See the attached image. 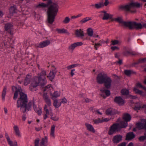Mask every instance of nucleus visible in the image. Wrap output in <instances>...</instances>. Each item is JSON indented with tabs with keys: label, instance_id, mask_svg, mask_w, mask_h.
I'll return each instance as SVG.
<instances>
[{
	"label": "nucleus",
	"instance_id": "nucleus-7",
	"mask_svg": "<svg viewBox=\"0 0 146 146\" xmlns=\"http://www.w3.org/2000/svg\"><path fill=\"white\" fill-rule=\"evenodd\" d=\"M125 23L126 25H127V27L130 29H140L143 28V25L140 23L128 21V23Z\"/></svg>",
	"mask_w": 146,
	"mask_h": 146
},
{
	"label": "nucleus",
	"instance_id": "nucleus-1",
	"mask_svg": "<svg viewBox=\"0 0 146 146\" xmlns=\"http://www.w3.org/2000/svg\"><path fill=\"white\" fill-rule=\"evenodd\" d=\"M12 90L15 92L13 99L16 100L19 94L20 97L17 102V106L20 108L21 111L23 113L25 112L27 110H31L33 103L30 101L28 102L27 96L24 93L22 92L21 87L19 86L12 87Z\"/></svg>",
	"mask_w": 146,
	"mask_h": 146
},
{
	"label": "nucleus",
	"instance_id": "nucleus-20",
	"mask_svg": "<svg viewBox=\"0 0 146 146\" xmlns=\"http://www.w3.org/2000/svg\"><path fill=\"white\" fill-rule=\"evenodd\" d=\"M87 33L88 35L90 37L93 36L94 37H98L99 38L100 37L98 35H93L94 31L93 29L91 28H88L87 30Z\"/></svg>",
	"mask_w": 146,
	"mask_h": 146
},
{
	"label": "nucleus",
	"instance_id": "nucleus-26",
	"mask_svg": "<svg viewBox=\"0 0 146 146\" xmlns=\"http://www.w3.org/2000/svg\"><path fill=\"white\" fill-rule=\"evenodd\" d=\"M50 95L51 96V98L54 100V98H56L59 97L60 95V93L58 91H55L52 94L51 93H50Z\"/></svg>",
	"mask_w": 146,
	"mask_h": 146
},
{
	"label": "nucleus",
	"instance_id": "nucleus-39",
	"mask_svg": "<svg viewBox=\"0 0 146 146\" xmlns=\"http://www.w3.org/2000/svg\"><path fill=\"white\" fill-rule=\"evenodd\" d=\"M6 90L7 88L6 87H5L3 90L2 95V99L3 101H4L5 99V96L6 94Z\"/></svg>",
	"mask_w": 146,
	"mask_h": 146
},
{
	"label": "nucleus",
	"instance_id": "nucleus-61",
	"mask_svg": "<svg viewBox=\"0 0 146 146\" xmlns=\"http://www.w3.org/2000/svg\"><path fill=\"white\" fill-rule=\"evenodd\" d=\"M85 102L87 103L90 102L91 101V100L90 99L88 98H86L85 99Z\"/></svg>",
	"mask_w": 146,
	"mask_h": 146
},
{
	"label": "nucleus",
	"instance_id": "nucleus-63",
	"mask_svg": "<svg viewBox=\"0 0 146 146\" xmlns=\"http://www.w3.org/2000/svg\"><path fill=\"white\" fill-rule=\"evenodd\" d=\"M4 111L5 113V114H7V109L6 107L4 108Z\"/></svg>",
	"mask_w": 146,
	"mask_h": 146
},
{
	"label": "nucleus",
	"instance_id": "nucleus-25",
	"mask_svg": "<svg viewBox=\"0 0 146 146\" xmlns=\"http://www.w3.org/2000/svg\"><path fill=\"white\" fill-rule=\"evenodd\" d=\"M106 114L108 115H113L116 113L115 110H113V109L111 108L108 109L106 111Z\"/></svg>",
	"mask_w": 146,
	"mask_h": 146
},
{
	"label": "nucleus",
	"instance_id": "nucleus-60",
	"mask_svg": "<svg viewBox=\"0 0 146 146\" xmlns=\"http://www.w3.org/2000/svg\"><path fill=\"white\" fill-rule=\"evenodd\" d=\"M26 117L25 114H23L22 116L23 120V121H25L26 119Z\"/></svg>",
	"mask_w": 146,
	"mask_h": 146
},
{
	"label": "nucleus",
	"instance_id": "nucleus-22",
	"mask_svg": "<svg viewBox=\"0 0 146 146\" xmlns=\"http://www.w3.org/2000/svg\"><path fill=\"white\" fill-rule=\"evenodd\" d=\"M85 125L88 131L94 133L95 132V130L92 125L87 123H85Z\"/></svg>",
	"mask_w": 146,
	"mask_h": 146
},
{
	"label": "nucleus",
	"instance_id": "nucleus-18",
	"mask_svg": "<svg viewBox=\"0 0 146 146\" xmlns=\"http://www.w3.org/2000/svg\"><path fill=\"white\" fill-rule=\"evenodd\" d=\"M57 71L55 69L52 70H51L48 74L47 76L50 80H52L54 78Z\"/></svg>",
	"mask_w": 146,
	"mask_h": 146
},
{
	"label": "nucleus",
	"instance_id": "nucleus-6",
	"mask_svg": "<svg viewBox=\"0 0 146 146\" xmlns=\"http://www.w3.org/2000/svg\"><path fill=\"white\" fill-rule=\"evenodd\" d=\"M137 127L139 130L144 129L146 131V119H141L136 124ZM145 136H141L139 138L140 141H142L146 139V132L145 133Z\"/></svg>",
	"mask_w": 146,
	"mask_h": 146
},
{
	"label": "nucleus",
	"instance_id": "nucleus-8",
	"mask_svg": "<svg viewBox=\"0 0 146 146\" xmlns=\"http://www.w3.org/2000/svg\"><path fill=\"white\" fill-rule=\"evenodd\" d=\"M100 16L103 15L104 17L102 18L103 20H108L109 19H111L113 15L109 13H107L105 11H102L100 12Z\"/></svg>",
	"mask_w": 146,
	"mask_h": 146
},
{
	"label": "nucleus",
	"instance_id": "nucleus-40",
	"mask_svg": "<svg viewBox=\"0 0 146 146\" xmlns=\"http://www.w3.org/2000/svg\"><path fill=\"white\" fill-rule=\"evenodd\" d=\"M5 137L7 139L8 143L10 145L13 143V142L11 141L10 140V139L9 136L8 135L7 132L5 133Z\"/></svg>",
	"mask_w": 146,
	"mask_h": 146
},
{
	"label": "nucleus",
	"instance_id": "nucleus-9",
	"mask_svg": "<svg viewBox=\"0 0 146 146\" xmlns=\"http://www.w3.org/2000/svg\"><path fill=\"white\" fill-rule=\"evenodd\" d=\"M83 43L82 42H78L74 43L71 44L68 47V49L70 50L73 51L75 48L77 47L82 46Z\"/></svg>",
	"mask_w": 146,
	"mask_h": 146
},
{
	"label": "nucleus",
	"instance_id": "nucleus-47",
	"mask_svg": "<svg viewBox=\"0 0 146 146\" xmlns=\"http://www.w3.org/2000/svg\"><path fill=\"white\" fill-rule=\"evenodd\" d=\"M94 123L95 124H98L100 123H102V120L99 118H98L97 119H96L94 120Z\"/></svg>",
	"mask_w": 146,
	"mask_h": 146
},
{
	"label": "nucleus",
	"instance_id": "nucleus-34",
	"mask_svg": "<svg viewBox=\"0 0 146 146\" xmlns=\"http://www.w3.org/2000/svg\"><path fill=\"white\" fill-rule=\"evenodd\" d=\"M104 6V3L102 2H100L95 4V7L97 9H100Z\"/></svg>",
	"mask_w": 146,
	"mask_h": 146
},
{
	"label": "nucleus",
	"instance_id": "nucleus-50",
	"mask_svg": "<svg viewBox=\"0 0 146 146\" xmlns=\"http://www.w3.org/2000/svg\"><path fill=\"white\" fill-rule=\"evenodd\" d=\"M101 45V44L100 43H96L94 45V47L96 50H98V48Z\"/></svg>",
	"mask_w": 146,
	"mask_h": 146
},
{
	"label": "nucleus",
	"instance_id": "nucleus-12",
	"mask_svg": "<svg viewBox=\"0 0 146 146\" xmlns=\"http://www.w3.org/2000/svg\"><path fill=\"white\" fill-rule=\"evenodd\" d=\"M122 137L120 135H117L114 136L113 139L112 141L114 143H117L121 141Z\"/></svg>",
	"mask_w": 146,
	"mask_h": 146
},
{
	"label": "nucleus",
	"instance_id": "nucleus-35",
	"mask_svg": "<svg viewBox=\"0 0 146 146\" xmlns=\"http://www.w3.org/2000/svg\"><path fill=\"white\" fill-rule=\"evenodd\" d=\"M133 91L135 92L137 94H139L142 96H144V93L142 91L140 90L139 89H137L136 88H135L133 89Z\"/></svg>",
	"mask_w": 146,
	"mask_h": 146
},
{
	"label": "nucleus",
	"instance_id": "nucleus-23",
	"mask_svg": "<svg viewBox=\"0 0 146 146\" xmlns=\"http://www.w3.org/2000/svg\"><path fill=\"white\" fill-rule=\"evenodd\" d=\"M48 142V138L47 136L42 138L40 143V146H46L45 145Z\"/></svg>",
	"mask_w": 146,
	"mask_h": 146
},
{
	"label": "nucleus",
	"instance_id": "nucleus-54",
	"mask_svg": "<svg viewBox=\"0 0 146 146\" xmlns=\"http://www.w3.org/2000/svg\"><path fill=\"white\" fill-rule=\"evenodd\" d=\"M111 48L113 50H119V48L116 46H112L111 47Z\"/></svg>",
	"mask_w": 146,
	"mask_h": 146
},
{
	"label": "nucleus",
	"instance_id": "nucleus-29",
	"mask_svg": "<svg viewBox=\"0 0 146 146\" xmlns=\"http://www.w3.org/2000/svg\"><path fill=\"white\" fill-rule=\"evenodd\" d=\"M123 54L125 56H127L128 54H130L132 55H135L137 54L136 53L130 50V51H124L123 52Z\"/></svg>",
	"mask_w": 146,
	"mask_h": 146
},
{
	"label": "nucleus",
	"instance_id": "nucleus-58",
	"mask_svg": "<svg viewBox=\"0 0 146 146\" xmlns=\"http://www.w3.org/2000/svg\"><path fill=\"white\" fill-rule=\"evenodd\" d=\"M10 146H17V142L15 141L14 142V144H13V143H11V144L10 145Z\"/></svg>",
	"mask_w": 146,
	"mask_h": 146
},
{
	"label": "nucleus",
	"instance_id": "nucleus-5",
	"mask_svg": "<svg viewBox=\"0 0 146 146\" xmlns=\"http://www.w3.org/2000/svg\"><path fill=\"white\" fill-rule=\"evenodd\" d=\"M58 11V5L56 4H53L49 7L47 11L48 21L49 23L50 24L53 23Z\"/></svg>",
	"mask_w": 146,
	"mask_h": 146
},
{
	"label": "nucleus",
	"instance_id": "nucleus-52",
	"mask_svg": "<svg viewBox=\"0 0 146 146\" xmlns=\"http://www.w3.org/2000/svg\"><path fill=\"white\" fill-rule=\"evenodd\" d=\"M82 15V13H80L76 16H72L71 18L72 19H75L79 17H80Z\"/></svg>",
	"mask_w": 146,
	"mask_h": 146
},
{
	"label": "nucleus",
	"instance_id": "nucleus-28",
	"mask_svg": "<svg viewBox=\"0 0 146 146\" xmlns=\"http://www.w3.org/2000/svg\"><path fill=\"white\" fill-rule=\"evenodd\" d=\"M55 127V125H53L51 126V127L50 135L53 138H55L54 132Z\"/></svg>",
	"mask_w": 146,
	"mask_h": 146
},
{
	"label": "nucleus",
	"instance_id": "nucleus-16",
	"mask_svg": "<svg viewBox=\"0 0 146 146\" xmlns=\"http://www.w3.org/2000/svg\"><path fill=\"white\" fill-rule=\"evenodd\" d=\"M141 108H145V112L146 114V105L143 104L142 106L141 105L140 103L137 102L136 104V105L134 108V109L135 110H139Z\"/></svg>",
	"mask_w": 146,
	"mask_h": 146
},
{
	"label": "nucleus",
	"instance_id": "nucleus-17",
	"mask_svg": "<svg viewBox=\"0 0 146 146\" xmlns=\"http://www.w3.org/2000/svg\"><path fill=\"white\" fill-rule=\"evenodd\" d=\"M32 80V76L31 75L28 74L25 77L24 82V85L25 86H27L31 82Z\"/></svg>",
	"mask_w": 146,
	"mask_h": 146
},
{
	"label": "nucleus",
	"instance_id": "nucleus-62",
	"mask_svg": "<svg viewBox=\"0 0 146 146\" xmlns=\"http://www.w3.org/2000/svg\"><path fill=\"white\" fill-rule=\"evenodd\" d=\"M47 114H46H46H45L43 116V118L44 119H46V118L48 117V116L47 115Z\"/></svg>",
	"mask_w": 146,
	"mask_h": 146
},
{
	"label": "nucleus",
	"instance_id": "nucleus-57",
	"mask_svg": "<svg viewBox=\"0 0 146 146\" xmlns=\"http://www.w3.org/2000/svg\"><path fill=\"white\" fill-rule=\"evenodd\" d=\"M118 146H126V143L124 142H122L119 144Z\"/></svg>",
	"mask_w": 146,
	"mask_h": 146
},
{
	"label": "nucleus",
	"instance_id": "nucleus-11",
	"mask_svg": "<svg viewBox=\"0 0 146 146\" xmlns=\"http://www.w3.org/2000/svg\"><path fill=\"white\" fill-rule=\"evenodd\" d=\"M50 43V41L49 40H46L40 42L37 46L39 48H42L47 46Z\"/></svg>",
	"mask_w": 146,
	"mask_h": 146
},
{
	"label": "nucleus",
	"instance_id": "nucleus-45",
	"mask_svg": "<svg viewBox=\"0 0 146 146\" xmlns=\"http://www.w3.org/2000/svg\"><path fill=\"white\" fill-rule=\"evenodd\" d=\"M49 5L48 4H46L44 3H41L37 5L36 6L37 7H47Z\"/></svg>",
	"mask_w": 146,
	"mask_h": 146
},
{
	"label": "nucleus",
	"instance_id": "nucleus-21",
	"mask_svg": "<svg viewBox=\"0 0 146 146\" xmlns=\"http://www.w3.org/2000/svg\"><path fill=\"white\" fill-rule=\"evenodd\" d=\"M13 129L16 136L19 137H21V135L18 126L17 125H15L13 126Z\"/></svg>",
	"mask_w": 146,
	"mask_h": 146
},
{
	"label": "nucleus",
	"instance_id": "nucleus-32",
	"mask_svg": "<svg viewBox=\"0 0 146 146\" xmlns=\"http://www.w3.org/2000/svg\"><path fill=\"white\" fill-rule=\"evenodd\" d=\"M100 91L102 93L104 92L107 96H109L110 95V91L108 90H106L104 88H103L100 89Z\"/></svg>",
	"mask_w": 146,
	"mask_h": 146
},
{
	"label": "nucleus",
	"instance_id": "nucleus-31",
	"mask_svg": "<svg viewBox=\"0 0 146 146\" xmlns=\"http://www.w3.org/2000/svg\"><path fill=\"white\" fill-rule=\"evenodd\" d=\"M56 31L59 34L68 33V32L67 30L64 28L62 29H56Z\"/></svg>",
	"mask_w": 146,
	"mask_h": 146
},
{
	"label": "nucleus",
	"instance_id": "nucleus-44",
	"mask_svg": "<svg viewBox=\"0 0 146 146\" xmlns=\"http://www.w3.org/2000/svg\"><path fill=\"white\" fill-rule=\"evenodd\" d=\"M70 21V19L69 17H66L64 19L63 21V23L64 24H67Z\"/></svg>",
	"mask_w": 146,
	"mask_h": 146
},
{
	"label": "nucleus",
	"instance_id": "nucleus-33",
	"mask_svg": "<svg viewBox=\"0 0 146 146\" xmlns=\"http://www.w3.org/2000/svg\"><path fill=\"white\" fill-rule=\"evenodd\" d=\"M17 8L15 5L11 7L9 9V12L10 14H13L16 13Z\"/></svg>",
	"mask_w": 146,
	"mask_h": 146
},
{
	"label": "nucleus",
	"instance_id": "nucleus-24",
	"mask_svg": "<svg viewBox=\"0 0 146 146\" xmlns=\"http://www.w3.org/2000/svg\"><path fill=\"white\" fill-rule=\"evenodd\" d=\"M135 135L133 132H130L127 133L126 136V140H130L133 139Z\"/></svg>",
	"mask_w": 146,
	"mask_h": 146
},
{
	"label": "nucleus",
	"instance_id": "nucleus-27",
	"mask_svg": "<svg viewBox=\"0 0 146 146\" xmlns=\"http://www.w3.org/2000/svg\"><path fill=\"white\" fill-rule=\"evenodd\" d=\"M33 108L35 111L37 113L38 115H40L41 114L42 111L41 108L40 107L37 108L36 105H34Z\"/></svg>",
	"mask_w": 146,
	"mask_h": 146
},
{
	"label": "nucleus",
	"instance_id": "nucleus-49",
	"mask_svg": "<svg viewBox=\"0 0 146 146\" xmlns=\"http://www.w3.org/2000/svg\"><path fill=\"white\" fill-rule=\"evenodd\" d=\"M61 102H60V103L61 104H65L67 103V100L64 97L63 98L61 99Z\"/></svg>",
	"mask_w": 146,
	"mask_h": 146
},
{
	"label": "nucleus",
	"instance_id": "nucleus-3",
	"mask_svg": "<svg viewBox=\"0 0 146 146\" xmlns=\"http://www.w3.org/2000/svg\"><path fill=\"white\" fill-rule=\"evenodd\" d=\"M38 75V76L35 77L33 78V85L35 87L45 85L47 83V80L46 78V70H42Z\"/></svg>",
	"mask_w": 146,
	"mask_h": 146
},
{
	"label": "nucleus",
	"instance_id": "nucleus-56",
	"mask_svg": "<svg viewBox=\"0 0 146 146\" xmlns=\"http://www.w3.org/2000/svg\"><path fill=\"white\" fill-rule=\"evenodd\" d=\"M109 3V2L108 0H105V2L104 3V6H107Z\"/></svg>",
	"mask_w": 146,
	"mask_h": 146
},
{
	"label": "nucleus",
	"instance_id": "nucleus-4",
	"mask_svg": "<svg viewBox=\"0 0 146 146\" xmlns=\"http://www.w3.org/2000/svg\"><path fill=\"white\" fill-rule=\"evenodd\" d=\"M97 80L100 84L104 83V86L107 88H109L111 87L112 82L111 79L104 73L102 72L98 74L97 77Z\"/></svg>",
	"mask_w": 146,
	"mask_h": 146
},
{
	"label": "nucleus",
	"instance_id": "nucleus-15",
	"mask_svg": "<svg viewBox=\"0 0 146 146\" xmlns=\"http://www.w3.org/2000/svg\"><path fill=\"white\" fill-rule=\"evenodd\" d=\"M113 21L122 24L123 26L127 27V25H126L125 23H128V22H125L123 21L121 17H119L117 18H115L113 19Z\"/></svg>",
	"mask_w": 146,
	"mask_h": 146
},
{
	"label": "nucleus",
	"instance_id": "nucleus-36",
	"mask_svg": "<svg viewBox=\"0 0 146 146\" xmlns=\"http://www.w3.org/2000/svg\"><path fill=\"white\" fill-rule=\"evenodd\" d=\"M92 19V18L91 17H86L84 19H82V20H81L80 21V23L82 24H83L84 23Z\"/></svg>",
	"mask_w": 146,
	"mask_h": 146
},
{
	"label": "nucleus",
	"instance_id": "nucleus-51",
	"mask_svg": "<svg viewBox=\"0 0 146 146\" xmlns=\"http://www.w3.org/2000/svg\"><path fill=\"white\" fill-rule=\"evenodd\" d=\"M44 110L46 111V114H49V111L48 109V108L47 106L46 105H45L44 107Z\"/></svg>",
	"mask_w": 146,
	"mask_h": 146
},
{
	"label": "nucleus",
	"instance_id": "nucleus-64",
	"mask_svg": "<svg viewBox=\"0 0 146 146\" xmlns=\"http://www.w3.org/2000/svg\"><path fill=\"white\" fill-rule=\"evenodd\" d=\"M117 63L119 64V65H121L122 63V61L121 60H119V61H117Z\"/></svg>",
	"mask_w": 146,
	"mask_h": 146
},
{
	"label": "nucleus",
	"instance_id": "nucleus-41",
	"mask_svg": "<svg viewBox=\"0 0 146 146\" xmlns=\"http://www.w3.org/2000/svg\"><path fill=\"white\" fill-rule=\"evenodd\" d=\"M33 80L32 81L31 85L29 87V89L31 91H33L36 90V87L37 86L35 87L34 85H33Z\"/></svg>",
	"mask_w": 146,
	"mask_h": 146
},
{
	"label": "nucleus",
	"instance_id": "nucleus-59",
	"mask_svg": "<svg viewBox=\"0 0 146 146\" xmlns=\"http://www.w3.org/2000/svg\"><path fill=\"white\" fill-rule=\"evenodd\" d=\"M66 68L68 69V70H70L71 69H72V68H73V66H72V65H70L69 66H68L66 67Z\"/></svg>",
	"mask_w": 146,
	"mask_h": 146
},
{
	"label": "nucleus",
	"instance_id": "nucleus-38",
	"mask_svg": "<svg viewBox=\"0 0 146 146\" xmlns=\"http://www.w3.org/2000/svg\"><path fill=\"white\" fill-rule=\"evenodd\" d=\"M124 72L126 75L129 76H130L131 74L135 73V72L131 70H125Z\"/></svg>",
	"mask_w": 146,
	"mask_h": 146
},
{
	"label": "nucleus",
	"instance_id": "nucleus-48",
	"mask_svg": "<svg viewBox=\"0 0 146 146\" xmlns=\"http://www.w3.org/2000/svg\"><path fill=\"white\" fill-rule=\"evenodd\" d=\"M40 139L38 138L36 139L35 141V146H39Z\"/></svg>",
	"mask_w": 146,
	"mask_h": 146
},
{
	"label": "nucleus",
	"instance_id": "nucleus-10",
	"mask_svg": "<svg viewBox=\"0 0 146 146\" xmlns=\"http://www.w3.org/2000/svg\"><path fill=\"white\" fill-rule=\"evenodd\" d=\"M75 33L77 37L81 38L83 40H85V39L83 38V37L84 36L83 29H76L75 31Z\"/></svg>",
	"mask_w": 146,
	"mask_h": 146
},
{
	"label": "nucleus",
	"instance_id": "nucleus-13",
	"mask_svg": "<svg viewBox=\"0 0 146 146\" xmlns=\"http://www.w3.org/2000/svg\"><path fill=\"white\" fill-rule=\"evenodd\" d=\"M114 101L119 106L123 105L124 104V100L120 96L116 97Z\"/></svg>",
	"mask_w": 146,
	"mask_h": 146
},
{
	"label": "nucleus",
	"instance_id": "nucleus-37",
	"mask_svg": "<svg viewBox=\"0 0 146 146\" xmlns=\"http://www.w3.org/2000/svg\"><path fill=\"white\" fill-rule=\"evenodd\" d=\"M53 100V105L56 108H58L61 106L60 102H58V100L57 99Z\"/></svg>",
	"mask_w": 146,
	"mask_h": 146
},
{
	"label": "nucleus",
	"instance_id": "nucleus-14",
	"mask_svg": "<svg viewBox=\"0 0 146 146\" xmlns=\"http://www.w3.org/2000/svg\"><path fill=\"white\" fill-rule=\"evenodd\" d=\"M42 96L44 100L47 104L49 106H50L51 104V100L49 97L48 96L47 94L46 93H44L43 94Z\"/></svg>",
	"mask_w": 146,
	"mask_h": 146
},
{
	"label": "nucleus",
	"instance_id": "nucleus-42",
	"mask_svg": "<svg viewBox=\"0 0 146 146\" xmlns=\"http://www.w3.org/2000/svg\"><path fill=\"white\" fill-rule=\"evenodd\" d=\"M121 93L123 95H127L129 94V91L127 89H123L121 90Z\"/></svg>",
	"mask_w": 146,
	"mask_h": 146
},
{
	"label": "nucleus",
	"instance_id": "nucleus-43",
	"mask_svg": "<svg viewBox=\"0 0 146 146\" xmlns=\"http://www.w3.org/2000/svg\"><path fill=\"white\" fill-rule=\"evenodd\" d=\"M111 44V45H115L117 44H119L121 43L120 41L117 40H112Z\"/></svg>",
	"mask_w": 146,
	"mask_h": 146
},
{
	"label": "nucleus",
	"instance_id": "nucleus-53",
	"mask_svg": "<svg viewBox=\"0 0 146 146\" xmlns=\"http://www.w3.org/2000/svg\"><path fill=\"white\" fill-rule=\"evenodd\" d=\"M102 122H107L110 120V119L109 118H102Z\"/></svg>",
	"mask_w": 146,
	"mask_h": 146
},
{
	"label": "nucleus",
	"instance_id": "nucleus-46",
	"mask_svg": "<svg viewBox=\"0 0 146 146\" xmlns=\"http://www.w3.org/2000/svg\"><path fill=\"white\" fill-rule=\"evenodd\" d=\"M51 117L50 118L52 120L54 121H57L59 119V117L56 116H53V115H50Z\"/></svg>",
	"mask_w": 146,
	"mask_h": 146
},
{
	"label": "nucleus",
	"instance_id": "nucleus-30",
	"mask_svg": "<svg viewBox=\"0 0 146 146\" xmlns=\"http://www.w3.org/2000/svg\"><path fill=\"white\" fill-rule=\"evenodd\" d=\"M53 90V88L51 84H49L46 86L44 89V91L51 92L52 90Z\"/></svg>",
	"mask_w": 146,
	"mask_h": 146
},
{
	"label": "nucleus",
	"instance_id": "nucleus-55",
	"mask_svg": "<svg viewBox=\"0 0 146 146\" xmlns=\"http://www.w3.org/2000/svg\"><path fill=\"white\" fill-rule=\"evenodd\" d=\"M75 71V69H72L71 70L70 74L72 77L75 74L74 73V71Z\"/></svg>",
	"mask_w": 146,
	"mask_h": 146
},
{
	"label": "nucleus",
	"instance_id": "nucleus-2",
	"mask_svg": "<svg viewBox=\"0 0 146 146\" xmlns=\"http://www.w3.org/2000/svg\"><path fill=\"white\" fill-rule=\"evenodd\" d=\"M123 117L125 121H121L119 123H114L110 127L108 132L110 135H112L121 128H125L127 126V122L131 120V117L130 114L125 113L123 115Z\"/></svg>",
	"mask_w": 146,
	"mask_h": 146
},
{
	"label": "nucleus",
	"instance_id": "nucleus-19",
	"mask_svg": "<svg viewBox=\"0 0 146 146\" xmlns=\"http://www.w3.org/2000/svg\"><path fill=\"white\" fill-rule=\"evenodd\" d=\"M5 30L9 33L10 35H12L11 31L13 28V25L10 23H7L5 25Z\"/></svg>",
	"mask_w": 146,
	"mask_h": 146
}]
</instances>
